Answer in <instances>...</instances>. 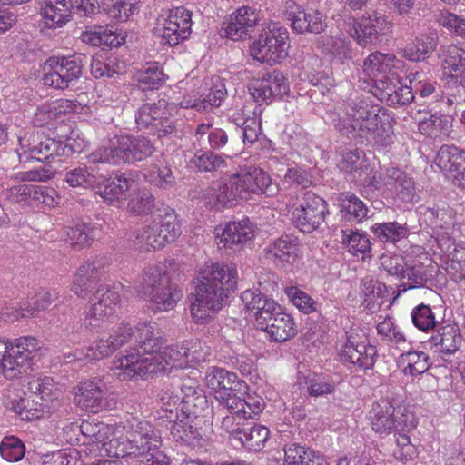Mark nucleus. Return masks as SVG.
Segmentation results:
<instances>
[{"mask_svg":"<svg viewBox=\"0 0 465 465\" xmlns=\"http://www.w3.org/2000/svg\"><path fill=\"white\" fill-rule=\"evenodd\" d=\"M390 61L389 55L375 52L365 58L362 70L367 76L374 81L382 74H387V72L390 70Z\"/></svg>","mask_w":465,"mask_h":465,"instance_id":"nucleus-57","label":"nucleus"},{"mask_svg":"<svg viewBox=\"0 0 465 465\" xmlns=\"http://www.w3.org/2000/svg\"><path fill=\"white\" fill-rule=\"evenodd\" d=\"M155 206V198L153 193L143 189L130 198L127 210L135 215H147L154 212Z\"/></svg>","mask_w":465,"mask_h":465,"instance_id":"nucleus-54","label":"nucleus"},{"mask_svg":"<svg viewBox=\"0 0 465 465\" xmlns=\"http://www.w3.org/2000/svg\"><path fill=\"white\" fill-rule=\"evenodd\" d=\"M380 107L366 99L353 104L351 115L356 123V133L366 140H376L382 135V125L379 115Z\"/></svg>","mask_w":465,"mask_h":465,"instance_id":"nucleus-15","label":"nucleus"},{"mask_svg":"<svg viewBox=\"0 0 465 465\" xmlns=\"http://www.w3.org/2000/svg\"><path fill=\"white\" fill-rule=\"evenodd\" d=\"M289 92V84L283 74L273 70L262 79L255 81L250 88V93L255 100H262L267 104L274 99H282Z\"/></svg>","mask_w":465,"mask_h":465,"instance_id":"nucleus-25","label":"nucleus"},{"mask_svg":"<svg viewBox=\"0 0 465 465\" xmlns=\"http://www.w3.org/2000/svg\"><path fill=\"white\" fill-rule=\"evenodd\" d=\"M76 390L74 401L82 410L95 414L109 407L108 389L102 379L94 377L83 381Z\"/></svg>","mask_w":465,"mask_h":465,"instance_id":"nucleus-14","label":"nucleus"},{"mask_svg":"<svg viewBox=\"0 0 465 465\" xmlns=\"http://www.w3.org/2000/svg\"><path fill=\"white\" fill-rule=\"evenodd\" d=\"M249 197L252 194H265L272 197L278 193V185L273 183L271 176L261 168L252 167L243 172Z\"/></svg>","mask_w":465,"mask_h":465,"instance_id":"nucleus-39","label":"nucleus"},{"mask_svg":"<svg viewBox=\"0 0 465 465\" xmlns=\"http://www.w3.org/2000/svg\"><path fill=\"white\" fill-rule=\"evenodd\" d=\"M236 142L242 141L245 146H252L262 134L261 120L248 118L241 126L232 127Z\"/></svg>","mask_w":465,"mask_h":465,"instance_id":"nucleus-56","label":"nucleus"},{"mask_svg":"<svg viewBox=\"0 0 465 465\" xmlns=\"http://www.w3.org/2000/svg\"><path fill=\"white\" fill-rule=\"evenodd\" d=\"M199 283L191 313L196 321H203L220 310L236 290L238 272L234 266L223 263L206 264L199 272Z\"/></svg>","mask_w":465,"mask_h":465,"instance_id":"nucleus-1","label":"nucleus"},{"mask_svg":"<svg viewBox=\"0 0 465 465\" xmlns=\"http://www.w3.org/2000/svg\"><path fill=\"white\" fill-rule=\"evenodd\" d=\"M106 263V258L101 257L83 264L75 273L72 291L82 298L94 293L101 284L100 278Z\"/></svg>","mask_w":465,"mask_h":465,"instance_id":"nucleus-24","label":"nucleus"},{"mask_svg":"<svg viewBox=\"0 0 465 465\" xmlns=\"http://www.w3.org/2000/svg\"><path fill=\"white\" fill-rule=\"evenodd\" d=\"M436 164L460 184L465 176V150L453 144H444L438 151Z\"/></svg>","mask_w":465,"mask_h":465,"instance_id":"nucleus-27","label":"nucleus"},{"mask_svg":"<svg viewBox=\"0 0 465 465\" xmlns=\"http://www.w3.org/2000/svg\"><path fill=\"white\" fill-rule=\"evenodd\" d=\"M135 124L139 131L158 138L179 137L178 121L167 110V102L144 103L135 112Z\"/></svg>","mask_w":465,"mask_h":465,"instance_id":"nucleus-6","label":"nucleus"},{"mask_svg":"<svg viewBox=\"0 0 465 465\" xmlns=\"http://www.w3.org/2000/svg\"><path fill=\"white\" fill-rule=\"evenodd\" d=\"M270 436V430L260 424L248 423L242 432H240L236 440L242 447L249 450L260 451Z\"/></svg>","mask_w":465,"mask_h":465,"instance_id":"nucleus-44","label":"nucleus"},{"mask_svg":"<svg viewBox=\"0 0 465 465\" xmlns=\"http://www.w3.org/2000/svg\"><path fill=\"white\" fill-rule=\"evenodd\" d=\"M341 219L361 223L368 218L367 205L352 192H342L337 196Z\"/></svg>","mask_w":465,"mask_h":465,"instance_id":"nucleus-37","label":"nucleus"},{"mask_svg":"<svg viewBox=\"0 0 465 465\" xmlns=\"http://www.w3.org/2000/svg\"><path fill=\"white\" fill-rule=\"evenodd\" d=\"M439 247L441 252L448 257L447 270L454 267L460 268L461 262H465V245L456 243L453 239L447 236H441L438 239Z\"/></svg>","mask_w":465,"mask_h":465,"instance_id":"nucleus-55","label":"nucleus"},{"mask_svg":"<svg viewBox=\"0 0 465 465\" xmlns=\"http://www.w3.org/2000/svg\"><path fill=\"white\" fill-rule=\"evenodd\" d=\"M133 329V341H135L136 348L134 351H126L125 355L112 362L111 369L114 374L122 381L138 377L148 378L147 374L140 373L137 366L144 359L149 360L148 358L159 355L164 342L162 331L155 323L140 322Z\"/></svg>","mask_w":465,"mask_h":465,"instance_id":"nucleus-2","label":"nucleus"},{"mask_svg":"<svg viewBox=\"0 0 465 465\" xmlns=\"http://www.w3.org/2000/svg\"><path fill=\"white\" fill-rule=\"evenodd\" d=\"M445 64L449 69L450 78L465 91V50L456 45L448 48Z\"/></svg>","mask_w":465,"mask_h":465,"instance_id":"nucleus-47","label":"nucleus"},{"mask_svg":"<svg viewBox=\"0 0 465 465\" xmlns=\"http://www.w3.org/2000/svg\"><path fill=\"white\" fill-rule=\"evenodd\" d=\"M289 32L283 26L273 25L260 34L250 46V54L257 61L269 65L282 63L288 55Z\"/></svg>","mask_w":465,"mask_h":465,"instance_id":"nucleus-8","label":"nucleus"},{"mask_svg":"<svg viewBox=\"0 0 465 465\" xmlns=\"http://www.w3.org/2000/svg\"><path fill=\"white\" fill-rule=\"evenodd\" d=\"M438 45V35L434 32H429L417 36L415 40L409 44L402 50V55L409 61H424L432 54Z\"/></svg>","mask_w":465,"mask_h":465,"instance_id":"nucleus-40","label":"nucleus"},{"mask_svg":"<svg viewBox=\"0 0 465 465\" xmlns=\"http://www.w3.org/2000/svg\"><path fill=\"white\" fill-rule=\"evenodd\" d=\"M41 15L49 27L64 25L71 15L72 0H38Z\"/></svg>","mask_w":465,"mask_h":465,"instance_id":"nucleus-36","label":"nucleus"},{"mask_svg":"<svg viewBox=\"0 0 465 465\" xmlns=\"http://www.w3.org/2000/svg\"><path fill=\"white\" fill-rule=\"evenodd\" d=\"M181 391L183 394L180 402L182 416L206 420L204 414L209 408L208 401L203 391L197 385V382L191 379H185L181 386Z\"/></svg>","mask_w":465,"mask_h":465,"instance_id":"nucleus-22","label":"nucleus"},{"mask_svg":"<svg viewBox=\"0 0 465 465\" xmlns=\"http://www.w3.org/2000/svg\"><path fill=\"white\" fill-rule=\"evenodd\" d=\"M72 135H74L72 133ZM85 146L84 139L74 138L70 136L66 141H56L53 138H45L40 141L36 145L30 147L27 151L19 154L21 163H26L30 160L51 164L55 158L61 156H69L75 153H80Z\"/></svg>","mask_w":465,"mask_h":465,"instance_id":"nucleus-10","label":"nucleus"},{"mask_svg":"<svg viewBox=\"0 0 465 465\" xmlns=\"http://www.w3.org/2000/svg\"><path fill=\"white\" fill-rule=\"evenodd\" d=\"M87 62L88 57L83 54L50 57L44 64L43 83L54 89H67L82 76Z\"/></svg>","mask_w":465,"mask_h":465,"instance_id":"nucleus-7","label":"nucleus"},{"mask_svg":"<svg viewBox=\"0 0 465 465\" xmlns=\"http://www.w3.org/2000/svg\"><path fill=\"white\" fill-rule=\"evenodd\" d=\"M252 225L248 219L240 222H231L223 229L219 244L233 252H240L243 246L253 240Z\"/></svg>","mask_w":465,"mask_h":465,"instance_id":"nucleus-32","label":"nucleus"},{"mask_svg":"<svg viewBox=\"0 0 465 465\" xmlns=\"http://www.w3.org/2000/svg\"><path fill=\"white\" fill-rule=\"evenodd\" d=\"M187 349L177 346H166L161 350L159 355H154V358L144 359L137 366L140 373L147 374L148 377L154 373L165 371L169 367L180 366L182 360L187 357Z\"/></svg>","mask_w":465,"mask_h":465,"instance_id":"nucleus-26","label":"nucleus"},{"mask_svg":"<svg viewBox=\"0 0 465 465\" xmlns=\"http://www.w3.org/2000/svg\"><path fill=\"white\" fill-rule=\"evenodd\" d=\"M248 405H244L242 411H235L233 409H226L228 414L223 417L222 428L229 434L230 439L233 441L238 440L240 432H242L248 422L245 420L253 419L262 412L264 407V401L261 397L247 395L243 398Z\"/></svg>","mask_w":465,"mask_h":465,"instance_id":"nucleus-19","label":"nucleus"},{"mask_svg":"<svg viewBox=\"0 0 465 465\" xmlns=\"http://www.w3.org/2000/svg\"><path fill=\"white\" fill-rule=\"evenodd\" d=\"M283 450L284 465H329L323 455L297 442L285 444Z\"/></svg>","mask_w":465,"mask_h":465,"instance_id":"nucleus-35","label":"nucleus"},{"mask_svg":"<svg viewBox=\"0 0 465 465\" xmlns=\"http://www.w3.org/2000/svg\"><path fill=\"white\" fill-rule=\"evenodd\" d=\"M6 407L15 412L23 420H32L41 417L45 403L38 399L27 397L24 391H9Z\"/></svg>","mask_w":465,"mask_h":465,"instance_id":"nucleus-34","label":"nucleus"},{"mask_svg":"<svg viewBox=\"0 0 465 465\" xmlns=\"http://www.w3.org/2000/svg\"><path fill=\"white\" fill-rule=\"evenodd\" d=\"M191 27V12L183 6H179L168 11L163 26H158L155 31L162 38L163 45L175 46L190 36Z\"/></svg>","mask_w":465,"mask_h":465,"instance_id":"nucleus-13","label":"nucleus"},{"mask_svg":"<svg viewBox=\"0 0 465 465\" xmlns=\"http://www.w3.org/2000/svg\"><path fill=\"white\" fill-rule=\"evenodd\" d=\"M154 215L161 227L164 244L174 242L182 233L181 223L174 210L170 207L157 209Z\"/></svg>","mask_w":465,"mask_h":465,"instance_id":"nucleus-45","label":"nucleus"},{"mask_svg":"<svg viewBox=\"0 0 465 465\" xmlns=\"http://www.w3.org/2000/svg\"><path fill=\"white\" fill-rule=\"evenodd\" d=\"M412 414L401 406L395 407L389 399H380L370 411L371 428L380 434L409 430L413 428Z\"/></svg>","mask_w":465,"mask_h":465,"instance_id":"nucleus-9","label":"nucleus"},{"mask_svg":"<svg viewBox=\"0 0 465 465\" xmlns=\"http://www.w3.org/2000/svg\"><path fill=\"white\" fill-rule=\"evenodd\" d=\"M227 90L225 84L218 79L217 82L213 83L209 94L203 99H195L193 102L191 100L183 102V105L185 108H193L197 111H207L213 107L220 106L222 101L225 97Z\"/></svg>","mask_w":465,"mask_h":465,"instance_id":"nucleus-49","label":"nucleus"},{"mask_svg":"<svg viewBox=\"0 0 465 465\" xmlns=\"http://www.w3.org/2000/svg\"><path fill=\"white\" fill-rule=\"evenodd\" d=\"M258 328L265 331L270 341L274 342H283L292 339L297 334V326L292 315L284 312L281 308L275 315L271 316Z\"/></svg>","mask_w":465,"mask_h":465,"instance_id":"nucleus-30","label":"nucleus"},{"mask_svg":"<svg viewBox=\"0 0 465 465\" xmlns=\"http://www.w3.org/2000/svg\"><path fill=\"white\" fill-rule=\"evenodd\" d=\"M120 301L118 292L108 284H99L91 297L92 306L87 312L84 324L95 328L104 318L113 315Z\"/></svg>","mask_w":465,"mask_h":465,"instance_id":"nucleus-16","label":"nucleus"},{"mask_svg":"<svg viewBox=\"0 0 465 465\" xmlns=\"http://www.w3.org/2000/svg\"><path fill=\"white\" fill-rule=\"evenodd\" d=\"M217 200L230 207L249 198L243 172L222 178L217 189Z\"/></svg>","mask_w":465,"mask_h":465,"instance_id":"nucleus-29","label":"nucleus"},{"mask_svg":"<svg viewBox=\"0 0 465 465\" xmlns=\"http://www.w3.org/2000/svg\"><path fill=\"white\" fill-rule=\"evenodd\" d=\"M398 84H400V80L394 74H382L374 80L372 93L379 100L389 105Z\"/></svg>","mask_w":465,"mask_h":465,"instance_id":"nucleus-61","label":"nucleus"},{"mask_svg":"<svg viewBox=\"0 0 465 465\" xmlns=\"http://www.w3.org/2000/svg\"><path fill=\"white\" fill-rule=\"evenodd\" d=\"M79 429L85 438L84 444L106 445L108 440V428L104 423H94L88 420L82 421Z\"/></svg>","mask_w":465,"mask_h":465,"instance_id":"nucleus-58","label":"nucleus"},{"mask_svg":"<svg viewBox=\"0 0 465 465\" xmlns=\"http://www.w3.org/2000/svg\"><path fill=\"white\" fill-rule=\"evenodd\" d=\"M144 179L152 185L168 190L174 185L175 178L168 166L151 165L143 172Z\"/></svg>","mask_w":465,"mask_h":465,"instance_id":"nucleus-53","label":"nucleus"},{"mask_svg":"<svg viewBox=\"0 0 465 465\" xmlns=\"http://www.w3.org/2000/svg\"><path fill=\"white\" fill-rule=\"evenodd\" d=\"M241 298L246 309L254 313L257 327L263 325L266 320L275 315L282 308L274 300L258 290H246Z\"/></svg>","mask_w":465,"mask_h":465,"instance_id":"nucleus-28","label":"nucleus"},{"mask_svg":"<svg viewBox=\"0 0 465 465\" xmlns=\"http://www.w3.org/2000/svg\"><path fill=\"white\" fill-rule=\"evenodd\" d=\"M98 183L97 193L108 203L120 201L124 193L131 188L134 180L125 173H115Z\"/></svg>","mask_w":465,"mask_h":465,"instance_id":"nucleus-38","label":"nucleus"},{"mask_svg":"<svg viewBox=\"0 0 465 465\" xmlns=\"http://www.w3.org/2000/svg\"><path fill=\"white\" fill-rule=\"evenodd\" d=\"M328 214L327 202L315 193L307 191L300 203L293 208L292 221L300 231L310 233L325 222Z\"/></svg>","mask_w":465,"mask_h":465,"instance_id":"nucleus-11","label":"nucleus"},{"mask_svg":"<svg viewBox=\"0 0 465 465\" xmlns=\"http://www.w3.org/2000/svg\"><path fill=\"white\" fill-rule=\"evenodd\" d=\"M307 392L312 397L331 394L335 390V382L329 376L313 373L306 378Z\"/></svg>","mask_w":465,"mask_h":465,"instance_id":"nucleus-62","label":"nucleus"},{"mask_svg":"<svg viewBox=\"0 0 465 465\" xmlns=\"http://www.w3.org/2000/svg\"><path fill=\"white\" fill-rule=\"evenodd\" d=\"M64 180L71 187L87 188L96 183L95 176L85 165H79L66 171Z\"/></svg>","mask_w":465,"mask_h":465,"instance_id":"nucleus-64","label":"nucleus"},{"mask_svg":"<svg viewBox=\"0 0 465 465\" xmlns=\"http://www.w3.org/2000/svg\"><path fill=\"white\" fill-rule=\"evenodd\" d=\"M207 386L213 390L219 406L223 409H233L235 411H243L245 400L237 396L235 391L240 381L234 373L222 368H212L206 373Z\"/></svg>","mask_w":465,"mask_h":465,"instance_id":"nucleus-12","label":"nucleus"},{"mask_svg":"<svg viewBox=\"0 0 465 465\" xmlns=\"http://www.w3.org/2000/svg\"><path fill=\"white\" fill-rule=\"evenodd\" d=\"M371 231L379 242L392 245L407 238L410 232L406 224L398 222L378 223L371 226Z\"/></svg>","mask_w":465,"mask_h":465,"instance_id":"nucleus-43","label":"nucleus"},{"mask_svg":"<svg viewBox=\"0 0 465 465\" xmlns=\"http://www.w3.org/2000/svg\"><path fill=\"white\" fill-rule=\"evenodd\" d=\"M420 223H425L429 227L443 228L448 225V219L450 218L448 211L439 206H420L419 207Z\"/></svg>","mask_w":465,"mask_h":465,"instance_id":"nucleus-60","label":"nucleus"},{"mask_svg":"<svg viewBox=\"0 0 465 465\" xmlns=\"http://www.w3.org/2000/svg\"><path fill=\"white\" fill-rule=\"evenodd\" d=\"M266 259L276 267L287 268L297 258V238L292 234L279 237L265 249Z\"/></svg>","mask_w":465,"mask_h":465,"instance_id":"nucleus-31","label":"nucleus"},{"mask_svg":"<svg viewBox=\"0 0 465 465\" xmlns=\"http://www.w3.org/2000/svg\"><path fill=\"white\" fill-rule=\"evenodd\" d=\"M40 348L41 341L33 336L0 339V375L12 380L26 372Z\"/></svg>","mask_w":465,"mask_h":465,"instance_id":"nucleus-5","label":"nucleus"},{"mask_svg":"<svg viewBox=\"0 0 465 465\" xmlns=\"http://www.w3.org/2000/svg\"><path fill=\"white\" fill-rule=\"evenodd\" d=\"M389 184L392 186L395 198L402 203H411L416 197L413 179L406 173L392 167L387 171Z\"/></svg>","mask_w":465,"mask_h":465,"instance_id":"nucleus-41","label":"nucleus"},{"mask_svg":"<svg viewBox=\"0 0 465 465\" xmlns=\"http://www.w3.org/2000/svg\"><path fill=\"white\" fill-rule=\"evenodd\" d=\"M137 293L151 302L155 312H164L173 309L181 299V291L172 283L160 265H149L143 271L135 283Z\"/></svg>","mask_w":465,"mask_h":465,"instance_id":"nucleus-4","label":"nucleus"},{"mask_svg":"<svg viewBox=\"0 0 465 465\" xmlns=\"http://www.w3.org/2000/svg\"><path fill=\"white\" fill-rule=\"evenodd\" d=\"M134 329L129 324H121L106 339H100L90 346L93 357L99 360L113 354L124 344L133 341Z\"/></svg>","mask_w":465,"mask_h":465,"instance_id":"nucleus-33","label":"nucleus"},{"mask_svg":"<svg viewBox=\"0 0 465 465\" xmlns=\"http://www.w3.org/2000/svg\"><path fill=\"white\" fill-rule=\"evenodd\" d=\"M136 80L140 89L154 90L163 84L164 74L157 64H152L138 72Z\"/></svg>","mask_w":465,"mask_h":465,"instance_id":"nucleus-59","label":"nucleus"},{"mask_svg":"<svg viewBox=\"0 0 465 465\" xmlns=\"http://www.w3.org/2000/svg\"><path fill=\"white\" fill-rule=\"evenodd\" d=\"M203 419L184 418L172 425L170 432L176 442L192 449L205 447L210 440L209 424Z\"/></svg>","mask_w":465,"mask_h":465,"instance_id":"nucleus-18","label":"nucleus"},{"mask_svg":"<svg viewBox=\"0 0 465 465\" xmlns=\"http://www.w3.org/2000/svg\"><path fill=\"white\" fill-rule=\"evenodd\" d=\"M317 47L325 54L341 60L351 59V42L341 37L322 36L317 41Z\"/></svg>","mask_w":465,"mask_h":465,"instance_id":"nucleus-51","label":"nucleus"},{"mask_svg":"<svg viewBox=\"0 0 465 465\" xmlns=\"http://www.w3.org/2000/svg\"><path fill=\"white\" fill-rule=\"evenodd\" d=\"M464 342L458 324L454 322H442L435 329V333L430 338L428 343L434 352L442 357L456 353Z\"/></svg>","mask_w":465,"mask_h":465,"instance_id":"nucleus-23","label":"nucleus"},{"mask_svg":"<svg viewBox=\"0 0 465 465\" xmlns=\"http://www.w3.org/2000/svg\"><path fill=\"white\" fill-rule=\"evenodd\" d=\"M377 356L375 346L363 341L359 342L352 333L348 336L347 341L340 352V359L343 364L351 365L362 371L372 369Z\"/></svg>","mask_w":465,"mask_h":465,"instance_id":"nucleus-21","label":"nucleus"},{"mask_svg":"<svg viewBox=\"0 0 465 465\" xmlns=\"http://www.w3.org/2000/svg\"><path fill=\"white\" fill-rule=\"evenodd\" d=\"M126 450L117 456L143 457L158 450L161 445L160 436L148 422H138L134 428L127 432Z\"/></svg>","mask_w":465,"mask_h":465,"instance_id":"nucleus-17","label":"nucleus"},{"mask_svg":"<svg viewBox=\"0 0 465 465\" xmlns=\"http://www.w3.org/2000/svg\"><path fill=\"white\" fill-rule=\"evenodd\" d=\"M286 16L292 28L298 34H321L327 28L325 16L319 10L305 11L296 3H287Z\"/></svg>","mask_w":465,"mask_h":465,"instance_id":"nucleus-20","label":"nucleus"},{"mask_svg":"<svg viewBox=\"0 0 465 465\" xmlns=\"http://www.w3.org/2000/svg\"><path fill=\"white\" fill-rule=\"evenodd\" d=\"M225 165L226 162L224 158L211 150H200L189 161L190 168L196 172H216Z\"/></svg>","mask_w":465,"mask_h":465,"instance_id":"nucleus-52","label":"nucleus"},{"mask_svg":"<svg viewBox=\"0 0 465 465\" xmlns=\"http://www.w3.org/2000/svg\"><path fill=\"white\" fill-rule=\"evenodd\" d=\"M401 361L404 364V375L418 376L426 372L431 365L428 354L421 351H409L401 355Z\"/></svg>","mask_w":465,"mask_h":465,"instance_id":"nucleus-50","label":"nucleus"},{"mask_svg":"<svg viewBox=\"0 0 465 465\" xmlns=\"http://www.w3.org/2000/svg\"><path fill=\"white\" fill-rule=\"evenodd\" d=\"M361 290L365 297L364 303L370 309L380 308L388 295L387 286L370 275L362 278Z\"/></svg>","mask_w":465,"mask_h":465,"instance_id":"nucleus-46","label":"nucleus"},{"mask_svg":"<svg viewBox=\"0 0 465 465\" xmlns=\"http://www.w3.org/2000/svg\"><path fill=\"white\" fill-rule=\"evenodd\" d=\"M284 291L292 303L303 313L318 311V302L297 286L286 287Z\"/></svg>","mask_w":465,"mask_h":465,"instance_id":"nucleus-63","label":"nucleus"},{"mask_svg":"<svg viewBox=\"0 0 465 465\" xmlns=\"http://www.w3.org/2000/svg\"><path fill=\"white\" fill-rule=\"evenodd\" d=\"M161 233V227L153 215V221L149 224L143 225L137 231L134 242L145 250L160 249L165 245Z\"/></svg>","mask_w":465,"mask_h":465,"instance_id":"nucleus-48","label":"nucleus"},{"mask_svg":"<svg viewBox=\"0 0 465 465\" xmlns=\"http://www.w3.org/2000/svg\"><path fill=\"white\" fill-rule=\"evenodd\" d=\"M154 152V143L148 137L120 133L110 139L107 148L93 153L89 161L93 163L133 164L151 157Z\"/></svg>","mask_w":465,"mask_h":465,"instance_id":"nucleus-3","label":"nucleus"},{"mask_svg":"<svg viewBox=\"0 0 465 465\" xmlns=\"http://www.w3.org/2000/svg\"><path fill=\"white\" fill-rule=\"evenodd\" d=\"M385 19L381 16L362 18L353 26L354 35L360 45L366 47L376 45L380 41L381 32L383 30Z\"/></svg>","mask_w":465,"mask_h":465,"instance_id":"nucleus-42","label":"nucleus"}]
</instances>
